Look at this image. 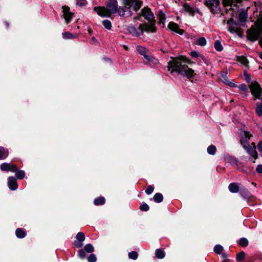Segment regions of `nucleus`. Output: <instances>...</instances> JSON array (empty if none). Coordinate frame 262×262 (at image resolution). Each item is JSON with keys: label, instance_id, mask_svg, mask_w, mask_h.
<instances>
[{"label": "nucleus", "instance_id": "nucleus-51", "mask_svg": "<svg viewBox=\"0 0 262 262\" xmlns=\"http://www.w3.org/2000/svg\"><path fill=\"white\" fill-rule=\"evenodd\" d=\"M233 160L236 164H237L238 161L236 159H233Z\"/></svg>", "mask_w": 262, "mask_h": 262}, {"label": "nucleus", "instance_id": "nucleus-50", "mask_svg": "<svg viewBox=\"0 0 262 262\" xmlns=\"http://www.w3.org/2000/svg\"><path fill=\"white\" fill-rule=\"evenodd\" d=\"M246 80L248 82H250V78L248 76L246 77Z\"/></svg>", "mask_w": 262, "mask_h": 262}, {"label": "nucleus", "instance_id": "nucleus-43", "mask_svg": "<svg viewBox=\"0 0 262 262\" xmlns=\"http://www.w3.org/2000/svg\"><path fill=\"white\" fill-rule=\"evenodd\" d=\"M238 88H239V89L241 91H245V92L248 91V89H247V85L245 84H241Z\"/></svg>", "mask_w": 262, "mask_h": 262}, {"label": "nucleus", "instance_id": "nucleus-34", "mask_svg": "<svg viewBox=\"0 0 262 262\" xmlns=\"http://www.w3.org/2000/svg\"><path fill=\"white\" fill-rule=\"evenodd\" d=\"M102 24L106 29L108 30H110L111 29L112 24L110 20L107 19L104 20L102 22Z\"/></svg>", "mask_w": 262, "mask_h": 262}, {"label": "nucleus", "instance_id": "nucleus-13", "mask_svg": "<svg viewBox=\"0 0 262 262\" xmlns=\"http://www.w3.org/2000/svg\"><path fill=\"white\" fill-rule=\"evenodd\" d=\"M77 241H75L74 245L77 248L81 247L82 246V242L84 241L85 235L83 232H78L76 235Z\"/></svg>", "mask_w": 262, "mask_h": 262}, {"label": "nucleus", "instance_id": "nucleus-47", "mask_svg": "<svg viewBox=\"0 0 262 262\" xmlns=\"http://www.w3.org/2000/svg\"><path fill=\"white\" fill-rule=\"evenodd\" d=\"M85 4V0H77V4L78 5H84Z\"/></svg>", "mask_w": 262, "mask_h": 262}, {"label": "nucleus", "instance_id": "nucleus-29", "mask_svg": "<svg viewBox=\"0 0 262 262\" xmlns=\"http://www.w3.org/2000/svg\"><path fill=\"white\" fill-rule=\"evenodd\" d=\"M84 250L88 253H92L94 251V249L93 246L91 244H89L85 245V246L84 247Z\"/></svg>", "mask_w": 262, "mask_h": 262}, {"label": "nucleus", "instance_id": "nucleus-39", "mask_svg": "<svg viewBox=\"0 0 262 262\" xmlns=\"http://www.w3.org/2000/svg\"><path fill=\"white\" fill-rule=\"evenodd\" d=\"M88 260L89 262H96L97 260V258L95 254H91L88 257Z\"/></svg>", "mask_w": 262, "mask_h": 262}, {"label": "nucleus", "instance_id": "nucleus-12", "mask_svg": "<svg viewBox=\"0 0 262 262\" xmlns=\"http://www.w3.org/2000/svg\"><path fill=\"white\" fill-rule=\"evenodd\" d=\"M1 169L3 171H11L12 172H14L16 171L17 167L16 165L4 163L1 165Z\"/></svg>", "mask_w": 262, "mask_h": 262}, {"label": "nucleus", "instance_id": "nucleus-18", "mask_svg": "<svg viewBox=\"0 0 262 262\" xmlns=\"http://www.w3.org/2000/svg\"><path fill=\"white\" fill-rule=\"evenodd\" d=\"M229 190L232 193H236L239 190V187L237 184L232 183L229 185Z\"/></svg>", "mask_w": 262, "mask_h": 262}, {"label": "nucleus", "instance_id": "nucleus-23", "mask_svg": "<svg viewBox=\"0 0 262 262\" xmlns=\"http://www.w3.org/2000/svg\"><path fill=\"white\" fill-rule=\"evenodd\" d=\"M16 235L19 238H24L26 236V233L22 229L18 228L16 230Z\"/></svg>", "mask_w": 262, "mask_h": 262}, {"label": "nucleus", "instance_id": "nucleus-21", "mask_svg": "<svg viewBox=\"0 0 262 262\" xmlns=\"http://www.w3.org/2000/svg\"><path fill=\"white\" fill-rule=\"evenodd\" d=\"M241 0H223L225 6H231L234 3H239Z\"/></svg>", "mask_w": 262, "mask_h": 262}, {"label": "nucleus", "instance_id": "nucleus-16", "mask_svg": "<svg viewBox=\"0 0 262 262\" xmlns=\"http://www.w3.org/2000/svg\"><path fill=\"white\" fill-rule=\"evenodd\" d=\"M8 184L10 189L15 190L17 188V184L16 179L13 177H9L8 179Z\"/></svg>", "mask_w": 262, "mask_h": 262}, {"label": "nucleus", "instance_id": "nucleus-6", "mask_svg": "<svg viewBox=\"0 0 262 262\" xmlns=\"http://www.w3.org/2000/svg\"><path fill=\"white\" fill-rule=\"evenodd\" d=\"M241 136V143L243 147L245 149L248 154L254 158L253 162H255V160L257 158V153L255 150V146L254 143H252L253 147H251L249 144V140L252 136L249 132L242 130L240 132Z\"/></svg>", "mask_w": 262, "mask_h": 262}, {"label": "nucleus", "instance_id": "nucleus-1", "mask_svg": "<svg viewBox=\"0 0 262 262\" xmlns=\"http://www.w3.org/2000/svg\"><path fill=\"white\" fill-rule=\"evenodd\" d=\"M189 60L185 57L172 58L168 62V70L171 74L174 72L182 75L189 79L193 78L195 74L194 71L189 68L185 63L188 62Z\"/></svg>", "mask_w": 262, "mask_h": 262}, {"label": "nucleus", "instance_id": "nucleus-32", "mask_svg": "<svg viewBox=\"0 0 262 262\" xmlns=\"http://www.w3.org/2000/svg\"><path fill=\"white\" fill-rule=\"evenodd\" d=\"M239 244L242 247H247L248 245V241L246 238H242L239 241Z\"/></svg>", "mask_w": 262, "mask_h": 262}, {"label": "nucleus", "instance_id": "nucleus-20", "mask_svg": "<svg viewBox=\"0 0 262 262\" xmlns=\"http://www.w3.org/2000/svg\"><path fill=\"white\" fill-rule=\"evenodd\" d=\"M153 199L157 203H161L163 200V197L161 193H157L154 195Z\"/></svg>", "mask_w": 262, "mask_h": 262}, {"label": "nucleus", "instance_id": "nucleus-46", "mask_svg": "<svg viewBox=\"0 0 262 262\" xmlns=\"http://www.w3.org/2000/svg\"><path fill=\"white\" fill-rule=\"evenodd\" d=\"M257 149L259 152L262 153V141L257 144Z\"/></svg>", "mask_w": 262, "mask_h": 262}, {"label": "nucleus", "instance_id": "nucleus-9", "mask_svg": "<svg viewBox=\"0 0 262 262\" xmlns=\"http://www.w3.org/2000/svg\"><path fill=\"white\" fill-rule=\"evenodd\" d=\"M145 26L143 24H140L138 27L129 25L127 27L128 32L135 36H139L145 31Z\"/></svg>", "mask_w": 262, "mask_h": 262}, {"label": "nucleus", "instance_id": "nucleus-25", "mask_svg": "<svg viewBox=\"0 0 262 262\" xmlns=\"http://www.w3.org/2000/svg\"><path fill=\"white\" fill-rule=\"evenodd\" d=\"M8 156V151H6L3 147H0V160L5 159Z\"/></svg>", "mask_w": 262, "mask_h": 262}, {"label": "nucleus", "instance_id": "nucleus-53", "mask_svg": "<svg viewBox=\"0 0 262 262\" xmlns=\"http://www.w3.org/2000/svg\"><path fill=\"white\" fill-rule=\"evenodd\" d=\"M223 262H228V261L227 260H225L223 261Z\"/></svg>", "mask_w": 262, "mask_h": 262}, {"label": "nucleus", "instance_id": "nucleus-3", "mask_svg": "<svg viewBox=\"0 0 262 262\" xmlns=\"http://www.w3.org/2000/svg\"><path fill=\"white\" fill-rule=\"evenodd\" d=\"M124 7H120L118 12L120 16L129 17L132 15L131 9L138 11L141 7L142 3L139 0H123Z\"/></svg>", "mask_w": 262, "mask_h": 262}, {"label": "nucleus", "instance_id": "nucleus-10", "mask_svg": "<svg viewBox=\"0 0 262 262\" xmlns=\"http://www.w3.org/2000/svg\"><path fill=\"white\" fill-rule=\"evenodd\" d=\"M62 16L66 20L67 24L71 21V19L73 17L74 14L70 11V8L67 6L62 7Z\"/></svg>", "mask_w": 262, "mask_h": 262}, {"label": "nucleus", "instance_id": "nucleus-7", "mask_svg": "<svg viewBox=\"0 0 262 262\" xmlns=\"http://www.w3.org/2000/svg\"><path fill=\"white\" fill-rule=\"evenodd\" d=\"M262 35V17L258 18L255 26L247 31V38L252 41H256Z\"/></svg>", "mask_w": 262, "mask_h": 262}, {"label": "nucleus", "instance_id": "nucleus-15", "mask_svg": "<svg viewBox=\"0 0 262 262\" xmlns=\"http://www.w3.org/2000/svg\"><path fill=\"white\" fill-rule=\"evenodd\" d=\"M168 27L171 31H174L180 35H182L184 33V30L180 29L178 25L173 22L169 23Z\"/></svg>", "mask_w": 262, "mask_h": 262}, {"label": "nucleus", "instance_id": "nucleus-52", "mask_svg": "<svg viewBox=\"0 0 262 262\" xmlns=\"http://www.w3.org/2000/svg\"><path fill=\"white\" fill-rule=\"evenodd\" d=\"M259 57L262 59V52L259 54Z\"/></svg>", "mask_w": 262, "mask_h": 262}, {"label": "nucleus", "instance_id": "nucleus-54", "mask_svg": "<svg viewBox=\"0 0 262 262\" xmlns=\"http://www.w3.org/2000/svg\"><path fill=\"white\" fill-rule=\"evenodd\" d=\"M94 39H95V38H94V37H93V40H94Z\"/></svg>", "mask_w": 262, "mask_h": 262}, {"label": "nucleus", "instance_id": "nucleus-33", "mask_svg": "<svg viewBox=\"0 0 262 262\" xmlns=\"http://www.w3.org/2000/svg\"><path fill=\"white\" fill-rule=\"evenodd\" d=\"M247 17V15L245 12L242 11L240 12L239 18L241 22H244L246 20Z\"/></svg>", "mask_w": 262, "mask_h": 262}, {"label": "nucleus", "instance_id": "nucleus-42", "mask_svg": "<svg viewBox=\"0 0 262 262\" xmlns=\"http://www.w3.org/2000/svg\"><path fill=\"white\" fill-rule=\"evenodd\" d=\"M154 187L152 186H148L145 190V192L147 194H150L154 191Z\"/></svg>", "mask_w": 262, "mask_h": 262}, {"label": "nucleus", "instance_id": "nucleus-44", "mask_svg": "<svg viewBox=\"0 0 262 262\" xmlns=\"http://www.w3.org/2000/svg\"><path fill=\"white\" fill-rule=\"evenodd\" d=\"M256 170L258 173H262V165H258L256 168Z\"/></svg>", "mask_w": 262, "mask_h": 262}, {"label": "nucleus", "instance_id": "nucleus-48", "mask_svg": "<svg viewBox=\"0 0 262 262\" xmlns=\"http://www.w3.org/2000/svg\"><path fill=\"white\" fill-rule=\"evenodd\" d=\"M228 84L229 85H230V86H231V87H235V84L234 83L232 82H229L228 83Z\"/></svg>", "mask_w": 262, "mask_h": 262}, {"label": "nucleus", "instance_id": "nucleus-4", "mask_svg": "<svg viewBox=\"0 0 262 262\" xmlns=\"http://www.w3.org/2000/svg\"><path fill=\"white\" fill-rule=\"evenodd\" d=\"M252 95L254 97V100L259 99L261 102H257L255 112L258 116H262V89L257 81H253L249 85Z\"/></svg>", "mask_w": 262, "mask_h": 262}, {"label": "nucleus", "instance_id": "nucleus-11", "mask_svg": "<svg viewBox=\"0 0 262 262\" xmlns=\"http://www.w3.org/2000/svg\"><path fill=\"white\" fill-rule=\"evenodd\" d=\"M233 19H230L227 21V24L230 25L228 30L231 33H235L237 34H239L241 32V29L238 27L236 24H232Z\"/></svg>", "mask_w": 262, "mask_h": 262}, {"label": "nucleus", "instance_id": "nucleus-37", "mask_svg": "<svg viewBox=\"0 0 262 262\" xmlns=\"http://www.w3.org/2000/svg\"><path fill=\"white\" fill-rule=\"evenodd\" d=\"M129 258L135 260L138 258V253L135 251H132L128 253Z\"/></svg>", "mask_w": 262, "mask_h": 262}, {"label": "nucleus", "instance_id": "nucleus-41", "mask_svg": "<svg viewBox=\"0 0 262 262\" xmlns=\"http://www.w3.org/2000/svg\"><path fill=\"white\" fill-rule=\"evenodd\" d=\"M85 251H84V249L83 250L81 249L79 250L78 255L80 258L83 259L85 257L86 254H85Z\"/></svg>", "mask_w": 262, "mask_h": 262}, {"label": "nucleus", "instance_id": "nucleus-30", "mask_svg": "<svg viewBox=\"0 0 262 262\" xmlns=\"http://www.w3.org/2000/svg\"><path fill=\"white\" fill-rule=\"evenodd\" d=\"M214 48L215 50L217 51H222L223 48V46L219 40H216L214 43Z\"/></svg>", "mask_w": 262, "mask_h": 262}, {"label": "nucleus", "instance_id": "nucleus-35", "mask_svg": "<svg viewBox=\"0 0 262 262\" xmlns=\"http://www.w3.org/2000/svg\"><path fill=\"white\" fill-rule=\"evenodd\" d=\"M206 40L204 37H200L198 39V44L201 46H205L206 45Z\"/></svg>", "mask_w": 262, "mask_h": 262}, {"label": "nucleus", "instance_id": "nucleus-17", "mask_svg": "<svg viewBox=\"0 0 262 262\" xmlns=\"http://www.w3.org/2000/svg\"><path fill=\"white\" fill-rule=\"evenodd\" d=\"M183 9L185 11L188 13L190 15L193 16L195 14V11L193 7H191L187 3L183 5Z\"/></svg>", "mask_w": 262, "mask_h": 262}, {"label": "nucleus", "instance_id": "nucleus-40", "mask_svg": "<svg viewBox=\"0 0 262 262\" xmlns=\"http://www.w3.org/2000/svg\"><path fill=\"white\" fill-rule=\"evenodd\" d=\"M149 208L148 205L146 203H143L140 207V209L142 211H148L149 210Z\"/></svg>", "mask_w": 262, "mask_h": 262}, {"label": "nucleus", "instance_id": "nucleus-2", "mask_svg": "<svg viewBox=\"0 0 262 262\" xmlns=\"http://www.w3.org/2000/svg\"><path fill=\"white\" fill-rule=\"evenodd\" d=\"M144 18L148 21V23L142 24L145 25V32L149 33H154L156 31V28L155 26V20L154 19V14L151 12L150 10L147 8H144L141 11V13L138 14L137 16L134 18V20L136 21L137 20H142V18Z\"/></svg>", "mask_w": 262, "mask_h": 262}, {"label": "nucleus", "instance_id": "nucleus-8", "mask_svg": "<svg viewBox=\"0 0 262 262\" xmlns=\"http://www.w3.org/2000/svg\"><path fill=\"white\" fill-rule=\"evenodd\" d=\"M205 4L213 13H218L220 12L219 0H205Z\"/></svg>", "mask_w": 262, "mask_h": 262}, {"label": "nucleus", "instance_id": "nucleus-38", "mask_svg": "<svg viewBox=\"0 0 262 262\" xmlns=\"http://www.w3.org/2000/svg\"><path fill=\"white\" fill-rule=\"evenodd\" d=\"M245 256V254L243 251L239 252L236 255L237 260L241 261L243 260Z\"/></svg>", "mask_w": 262, "mask_h": 262}, {"label": "nucleus", "instance_id": "nucleus-22", "mask_svg": "<svg viewBox=\"0 0 262 262\" xmlns=\"http://www.w3.org/2000/svg\"><path fill=\"white\" fill-rule=\"evenodd\" d=\"M158 18L160 24H164L165 21V14L162 11H159L158 14Z\"/></svg>", "mask_w": 262, "mask_h": 262}, {"label": "nucleus", "instance_id": "nucleus-31", "mask_svg": "<svg viewBox=\"0 0 262 262\" xmlns=\"http://www.w3.org/2000/svg\"><path fill=\"white\" fill-rule=\"evenodd\" d=\"M15 175L17 179H22L25 177V173L23 170H19L16 172Z\"/></svg>", "mask_w": 262, "mask_h": 262}, {"label": "nucleus", "instance_id": "nucleus-27", "mask_svg": "<svg viewBox=\"0 0 262 262\" xmlns=\"http://www.w3.org/2000/svg\"><path fill=\"white\" fill-rule=\"evenodd\" d=\"M216 148L213 145H211L207 148V152L209 154L214 155L216 152Z\"/></svg>", "mask_w": 262, "mask_h": 262}, {"label": "nucleus", "instance_id": "nucleus-24", "mask_svg": "<svg viewBox=\"0 0 262 262\" xmlns=\"http://www.w3.org/2000/svg\"><path fill=\"white\" fill-rule=\"evenodd\" d=\"M63 38L64 39H73L77 37V35L72 34L69 32H66L62 33Z\"/></svg>", "mask_w": 262, "mask_h": 262}, {"label": "nucleus", "instance_id": "nucleus-14", "mask_svg": "<svg viewBox=\"0 0 262 262\" xmlns=\"http://www.w3.org/2000/svg\"><path fill=\"white\" fill-rule=\"evenodd\" d=\"M137 50L138 52L142 55H143L144 58L147 59L149 61H151L152 59L153 58L151 56H149L146 55L147 53V49L142 46H138L137 47Z\"/></svg>", "mask_w": 262, "mask_h": 262}, {"label": "nucleus", "instance_id": "nucleus-36", "mask_svg": "<svg viewBox=\"0 0 262 262\" xmlns=\"http://www.w3.org/2000/svg\"><path fill=\"white\" fill-rule=\"evenodd\" d=\"M223 250V248L220 245L215 246L214 248V251L217 254H220Z\"/></svg>", "mask_w": 262, "mask_h": 262}, {"label": "nucleus", "instance_id": "nucleus-5", "mask_svg": "<svg viewBox=\"0 0 262 262\" xmlns=\"http://www.w3.org/2000/svg\"><path fill=\"white\" fill-rule=\"evenodd\" d=\"M117 7V0H109L106 4V8L104 7H95L94 10L101 17H110L112 14L116 12Z\"/></svg>", "mask_w": 262, "mask_h": 262}, {"label": "nucleus", "instance_id": "nucleus-28", "mask_svg": "<svg viewBox=\"0 0 262 262\" xmlns=\"http://www.w3.org/2000/svg\"><path fill=\"white\" fill-rule=\"evenodd\" d=\"M238 61L244 66H247L248 61L247 58L244 56H239L238 57Z\"/></svg>", "mask_w": 262, "mask_h": 262}, {"label": "nucleus", "instance_id": "nucleus-26", "mask_svg": "<svg viewBox=\"0 0 262 262\" xmlns=\"http://www.w3.org/2000/svg\"><path fill=\"white\" fill-rule=\"evenodd\" d=\"M165 253L164 251L161 249H157L156 251V256L159 259H162L165 257Z\"/></svg>", "mask_w": 262, "mask_h": 262}, {"label": "nucleus", "instance_id": "nucleus-19", "mask_svg": "<svg viewBox=\"0 0 262 262\" xmlns=\"http://www.w3.org/2000/svg\"><path fill=\"white\" fill-rule=\"evenodd\" d=\"M105 200L104 197L100 196L97 199H95L94 201V203L95 205H101L105 203Z\"/></svg>", "mask_w": 262, "mask_h": 262}, {"label": "nucleus", "instance_id": "nucleus-45", "mask_svg": "<svg viewBox=\"0 0 262 262\" xmlns=\"http://www.w3.org/2000/svg\"><path fill=\"white\" fill-rule=\"evenodd\" d=\"M190 55L193 57H198L199 56V53L196 51H192L190 53Z\"/></svg>", "mask_w": 262, "mask_h": 262}, {"label": "nucleus", "instance_id": "nucleus-49", "mask_svg": "<svg viewBox=\"0 0 262 262\" xmlns=\"http://www.w3.org/2000/svg\"><path fill=\"white\" fill-rule=\"evenodd\" d=\"M259 45L260 46V47L262 48V38H260L259 40Z\"/></svg>", "mask_w": 262, "mask_h": 262}]
</instances>
